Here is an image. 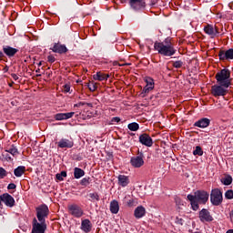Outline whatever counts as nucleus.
<instances>
[{
  "label": "nucleus",
  "instance_id": "f257e3e1",
  "mask_svg": "<svg viewBox=\"0 0 233 233\" xmlns=\"http://www.w3.org/2000/svg\"><path fill=\"white\" fill-rule=\"evenodd\" d=\"M154 49L161 56H170L176 54L174 45L168 42V40H166L164 42H155Z\"/></svg>",
  "mask_w": 233,
  "mask_h": 233
},
{
  "label": "nucleus",
  "instance_id": "f03ea898",
  "mask_svg": "<svg viewBox=\"0 0 233 233\" xmlns=\"http://www.w3.org/2000/svg\"><path fill=\"white\" fill-rule=\"evenodd\" d=\"M215 77L218 85H221L224 88H228V86L232 85V81L230 80V70L228 69L220 70V72L216 74Z\"/></svg>",
  "mask_w": 233,
  "mask_h": 233
},
{
  "label": "nucleus",
  "instance_id": "7ed1b4c3",
  "mask_svg": "<svg viewBox=\"0 0 233 233\" xmlns=\"http://www.w3.org/2000/svg\"><path fill=\"white\" fill-rule=\"evenodd\" d=\"M210 202L214 207H219L223 203V192L219 188H214L210 193Z\"/></svg>",
  "mask_w": 233,
  "mask_h": 233
},
{
  "label": "nucleus",
  "instance_id": "20e7f679",
  "mask_svg": "<svg viewBox=\"0 0 233 233\" xmlns=\"http://www.w3.org/2000/svg\"><path fill=\"white\" fill-rule=\"evenodd\" d=\"M36 210V218L38 222L46 223V218H48V214H50V210L48 209V206L42 205L35 208Z\"/></svg>",
  "mask_w": 233,
  "mask_h": 233
},
{
  "label": "nucleus",
  "instance_id": "39448f33",
  "mask_svg": "<svg viewBox=\"0 0 233 233\" xmlns=\"http://www.w3.org/2000/svg\"><path fill=\"white\" fill-rule=\"evenodd\" d=\"M228 93V90H227V87L221 86V85H215L211 86V94L214 96V97H219L221 96H227Z\"/></svg>",
  "mask_w": 233,
  "mask_h": 233
},
{
  "label": "nucleus",
  "instance_id": "423d86ee",
  "mask_svg": "<svg viewBox=\"0 0 233 233\" xmlns=\"http://www.w3.org/2000/svg\"><path fill=\"white\" fill-rule=\"evenodd\" d=\"M209 196L210 195L208 194V192L205 190H197L195 192V195H193V198H195L197 201H198V203H201L202 205H206L207 201H208Z\"/></svg>",
  "mask_w": 233,
  "mask_h": 233
},
{
  "label": "nucleus",
  "instance_id": "0eeeda50",
  "mask_svg": "<svg viewBox=\"0 0 233 233\" xmlns=\"http://www.w3.org/2000/svg\"><path fill=\"white\" fill-rule=\"evenodd\" d=\"M46 230V222H38L37 218L33 219L32 233H45Z\"/></svg>",
  "mask_w": 233,
  "mask_h": 233
},
{
  "label": "nucleus",
  "instance_id": "6e6552de",
  "mask_svg": "<svg viewBox=\"0 0 233 233\" xmlns=\"http://www.w3.org/2000/svg\"><path fill=\"white\" fill-rule=\"evenodd\" d=\"M67 208L69 214H71V216H74V218H81L84 214L83 208L76 204L69 205Z\"/></svg>",
  "mask_w": 233,
  "mask_h": 233
},
{
  "label": "nucleus",
  "instance_id": "1a4fd4ad",
  "mask_svg": "<svg viewBox=\"0 0 233 233\" xmlns=\"http://www.w3.org/2000/svg\"><path fill=\"white\" fill-rule=\"evenodd\" d=\"M0 199L6 207H9L10 208L15 205V199H14V197L8 193L1 195Z\"/></svg>",
  "mask_w": 233,
  "mask_h": 233
},
{
  "label": "nucleus",
  "instance_id": "9d476101",
  "mask_svg": "<svg viewBox=\"0 0 233 233\" xmlns=\"http://www.w3.org/2000/svg\"><path fill=\"white\" fill-rule=\"evenodd\" d=\"M143 157H144L143 153H141L137 157H131L130 163L132 167H134L135 168H141V167L145 165V160L143 159Z\"/></svg>",
  "mask_w": 233,
  "mask_h": 233
},
{
  "label": "nucleus",
  "instance_id": "9b49d317",
  "mask_svg": "<svg viewBox=\"0 0 233 233\" xmlns=\"http://www.w3.org/2000/svg\"><path fill=\"white\" fill-rule=\"evenodd\" d=\"M146 86L143 88L141 96L142 97H145L146 94H148L149 92H151V90H154V79H152L151 77H147L146 78Z\"/></svg>",
  "mask_w": 233,
  "mask_h": 233
},
{
  "label": "nucleus",
  "instance_id": "f8f14e48",
  "mask_svg": "<svg viewBox=\"0 0 233 233\" xmlns=\"http://www.w3.org/2000/svg\"><path fill=\"white\" fill-rule=\"evenodd\" d=\"M58 148H72L74 147V140L72 138H61L57 142Z\"/></svg>",
  "mask_w": 233,
  "mask_h": 233
},
{
  "label": "nucleus",
  "instance_id": "ddd939ff",
  "mask_svg": "<svg viewBox=\"0 0 233 233\" xmlns=\"http://www.w3.org/2000/svg\"><path fill=\"white\" fill-rule=\"evenodd\" d=\"M218 57L220 61H228V59H233V49H228L227 51L220 50L218 52Z\"/></svg>",
  "mask_w": 233,
  "mask_h": 233
},
{
  "label": "nucleus",
  "instance_id": "4468645a",
  "mask_svg": "<svg viewBox=\"0 0 233 233\" xmlns=\"http://www.w3.org/2000/svg\"><path fill=\"white\" fill-rule=\"evenodd\" d=\"M199 219L202 221V223H204V221L210 222L214 220L212 215H210V212L207 208H203L199 212Z\"/></svg>",
  "mask_w": 233,
  "mask_h": 233
},
{
  "label": "nucleus",
  "instance_id": "2eb2a0df",
  "mask_svg": "<svg viewBox=\"0 0 233 233\" xmlns=\"http://www.w3.org/2000/svg\"><path fill=\"white\" fill-rule=\"evenodd\" d=\"M139 142L142 145H145V147H152V145H154V142L152 141V137H150L148 134H142L139 137Z\"/></svg>",
  "mask_w": 233,
  "mask_h": 233
},
{
  "label": "nucleus",
  "instance_id": "dca6fc26",
  "mask_svg": "<svg viewBox=\"0 0 233 233\" xmlns=\"http://www.w3.org/2000/svg\"><path fill=\"white\" fill-rule=\"evenodd\" d=\"M204 32L206 34H208V35H210L211 37H216V35H218V34H219V30L218 29L217 26L210 25H208L204 27Z\"/></svg>",
  "mask_w": 233,
  "mask_h": 233
},
{
  "label": "nucleus",
  "instance_id": "f3484780",
  "mask_svg": "<svg viewBox=\"0 0 233 233\" xmlns=\"http://www.w3.org/2000/svg\"><path fill=\"white\" fill-rule=\"evenodd\" d=\"M51 50L55 52V54H66V52H68L66 46L61 45L59 43L55 44Z\"/></svg>",
  "mask_w": 233,
  "mask_h": 233
},
{
  "label": "nucleus",
  "instance_id": "a211bd4d",
  "mask_svg": "<svg viewBox=\"0 0 233 233\" xmlns=\"http://www.w3.org/2000/svg\"><path fill=\"white\" fill-rule=\"evenodd\" d=\"M3 52L7 56V57H14L17 52H19V49L12 47L10 46H5L3 47Z\"/></svg>",
  "mask_w": 233,
  "mask_h": 233
},
{
  "label": "nucleus",
  "instance_id": "6ab92c4d",
  "mask_svg": "<svg viewBox=\"0 0 233 233\" xmlns=\"http://www.w3.org/2000/svg\"><path fill=\"white\" fill-rule=\"evenodd\" d=\"M145 214H147V209H145L143 206H138L134 211V216L137 219H141V218H144Z\"/></svg>",
  "mask_w": 233,
  "mask_h": 233
},
{
  "label": "nucleus",
  "instance_id": "aec40b11",
  "mask_svg": "<svg viewBox=\"0 0 233 233\" xmlns=\"http://www.w3.org/2000/svg\"><path fill=\"white\" fill-rule=\"evenodd\" d=\"M81 230L85 233H88L92 231V222L88 220L87 218L82 220L81 223Z\"/></svg>",
  "mask_w": 233,
  "mask_h": 233
},
{
  "label": "nucleus",
  "instance_id": "412c9836",
  "mask_svg": "<svg viewBox=\"0 0 233 233\" xmlns=\"http://www.w3.org/2000/svg\"><path fill=\"white\" fill-rule=\"evenodd\" d=\"M210 125V119L204 117L199 119L194 124V127H198V128H207V127H209Z\"/></svg>",
  "mask_w": 233,
  "mask_h": 233
},
{
  "label": "nucleus",
  "instance_id": "4be33fe9",
  "mask_svg": "<svg viewBox=\"0 0 233 233\" xmlns=\"http://www.w3.org/2000/svg\"><path fill=\"white\" fill-rule=\"evenodd\" d=\"M74 114H76L75 112H70V113H58L55 116V119L56 121H63L65 119H70Z\"/></svg>",
  "mask_w": 233,
  "mask_h": 233
},
{
  "label": "nucleus",
  "instance_id": "5701e85b",
  "mask_svg": "<svg viewBox=\"0 0 233 233\" xmlns=\"http://www.w3.org/2000/svg\"><path fill=\"white\" fill-rule=\"evenodd\" d=\"M8 154H11V156L15 157V156H18L19 151H17V147H14V146L12 147H9L7 150H5V156L7 159V161H10V160H12V157L8 156Z\"/></svg>",
  "mask_w": 233,
  "mask_h": 233
},
{
  "label": "nucleus",
  "instance_id": "b1692460",
  "mask_svg": "<svg viewBox=\"0 0 233 233\" xmlns=\"http://www.w3.org/2000/svg\"><path fill=\"white\" fill-rule=\"evenodd\" d=\"M130 5L134 8V10H141V8H145V1L130 0Z\"/></svg>",
  "mask_w": 233,
  "mask_h": 233
},
{
  "label": "nucleus",
  "instance_id": "393cba45",
  "mask_svg": "<svg viewBox=\"0 0 233 233\" xmlns=\"http://www.w3.org/2000/svg\"><path fill=\"white\" fill-rule=\"evenodd\" d=\"M187 199L190 201L191 208L193 210H199V201L195 198L194 195H187Z\"/></svg>",
  "mask_w": 233,
  "mask_h": 233
},
{
  "label": "nucleus",
  "instance_id": "a878e982",
  "mask_svg": "<svg viewBox=\"0 0 233 233\" xmlns=\"http://www.w3.org/2000/svg\"><path fill=\"white\" fill-rule=\"evenodd\" d=\"M108 77H110V75L104 74L102 72H97L96 75L93 76V79H95V81H106Z\"/></svg>",
  "mask_w": 233,
  "mask_h": 233
},
{
  "label": "nucleus",
  "instance_id": "bb28decb",
  "mask_svg": "<svg viewBox=\"0 0 233 233\" xmlns=\"http://www.w3.org/2000/svg\"><path fill=\"white\" fill-rule=\"evenodd\" d=\"M117 179L118 185H120V187H127L128 183H130V179L128 178L127 176L125 175H119Z\"/></svg>",
  "mask_w": 233,
  "mask_h": 233
},
{
  "label": "nucleus",
  "instance_id": "cd10ccee",
  "mask_svg": "<svg viewBox=\"0 0 233 233\" xmlns=\"http://www.w3.org/2000/svg\"><path fill=\"white\" fill-rule=\"evenodd\" d=\"M25 172H26V167L25 166H19L14 170V174L16 177H21Z\"/></svg>",
  "mask_w": 233,
  "mask_h": 233
},
{
  "label": "nucleus",
  "instance_id": "c85d7f7f",
  "mask_svg": "<svg viewBox=\"0 0 233 233\" xmlns=\"http://www.w3.org/2000/svg\"><path fill=\"white\" fill-rule=\"evenodd\" d=\"M110 211L112 212V214H117V212H119V203L117 202V200L111 201Z\"/></svg>",
  "mask_w": 233,
  "mask_h": 233
},
{
  "label": "nucleus",
  "instance_id": "c756f323",
  "mask_svg": "<svg viewBox=\"0 0 233 233\" xmlns=\"http://www.w3.org/2000/svg\"><path fill=\"white\" fill-rule=\"evenodd\" d=\"M74 176L76 179H80V177L85 176V171L79 167H75Z\"/></svg>",
  "mask_w": 233,
  "mask_h": 233
},
{
  "label": "nucleus",
  "instance_id": "7c9ffc66",
  "mask_svg": "<svg viewBox=\"0 0 233 233\" xmlns=\"http://www.w3.org/2000/svg\"><path fill=\"white\" fill-rule=\"evenodd\" d=\"M127 128H129L132 132H137V130H139V124L136 122L128 124Z\"/></svg>",
  "mask_w": 233,
  "mask_h": 233
},
{
  "label": "nucleus",
  "instance_id": "2f4dec72",
  "mask_svg": "<svg viewBox=\"0 0 233 233\" xmlns=\"http://www.w3.org/2000/svg\"><path fill=\"white\" fill-rule=\"evenodd\" d=\"M183 66H185V59H179V57H177L176 61V68H183Z\"/></svg>",
  "mask_w": 233,
  "mask_h": 233
},
{
  "label": "nucleus",
  "instance_id": "473e14b6",
  "mask_svg": "<svg viewBox=\"0 0 233 233\" xmlns=\"http://www.w3.org/2000/svg\"><path fill=\"white\" fill-rule=\"evenodd\" d=\"M222 183H223V185H226V186L232 185V177L228 176V177H224L222 179Z\"/></svg>",
  "mask_w": 233,
  "mask_h": 233
},
{
  "label": "nucleus",
  "instance_id": "72a5a7b5",
  "mask_svg": "<svg viewBox=\"0 0 233 233\" xmlns=\"http://www.w3.org/2000/svg\"><path fill=\"white\" fill-rule=\"evenodd\" d=\"M193 155L194 156H203V149L201 148V147L197 146L196 149L193 151Z\"/></svg>",
  "mask_w": 233,
  "mask_h": 233
},
{
  "label": "nucleus",
  "instance_id": "f704fd0d",
  "mask_svg": "<svg viewBox=\"0 0 233 233\" xmlns=\"http://www.w3.org/2000/svg\"><path fill=\"white\" fill-rule=\"evenodd\" d=\"M80 185H82V187H88V185H90V177H84L80 181Z\"/></svg>",
  "mask_w": 233,
  "mask_h": 233
},
{
  "label": "nucleus",
  "instance_id": "c9c22d12",
  "mask_svg": "<svg viewBox=\"0 0 233 233\" xmlns=\"http://www.w3.org/2000/svg\"><path fill=\"white\" fill-rule=\"evenodd\" d=\"M64 177H66V171H62L61 173L56 174V179H58V181H63Z\"/></svg>",
  "mask_w": 233,
  "mask_h": 233
},
{
  "label": "nucleus",
  "instance_id": "e433bc0d",
  "mask_svg": "<svg viewBox=\"0 0 233 233\" xmlns=\"http://www.w3.org/2000/svg\"><path fill=\"white\" fill-rule=\"evenodd\" d=\"M89 198L92 199V201H99V194L97 193H90Z\"/></svg>",
  "mask_w": 233,
  "mask_h": 233
},
{
  "label": "nucleus",
  "instance_id": "4c0bfd02",
  "mask_svg": "<svg viewBox=\"0 0 233 233\" xmlns=\"http://www.w3.org/2000/svg\"><path fill=\"white\" fill-rule=\"evenodd\" d=\"M225 198L226 199H233V190L228 189V191H226Z\"/></svg>",
  "mask_w": 233,
  "mask_h": 233
},
{
  "label": "nucleus",
  "instance_id": "58836bf2",
  "mask_svg": "<svg viewBox=\"0 0 233 233\" xmlns=\"http://www.w3.org/2000/svg\"><path fill=\"white\" fill-rule=\"evenodd\" d=\"M88 88L90 92H96V90H97V84L92 83L91 85L88 86Z\"/></svg>",
  "mask_w": 233,
  "mask_h": 233
},
{
  "label": "nucleus",
  "instance_id": "ea45409f",
  "mask_svg": "<svg viewBox=\"0 0 233 233\" xmlns=\"http://www.w3.org/2000/svg\"><path fill=\"white\" fill-rule=\"evenodd\" d=\"M176 203L177 205H178L179 209H181L182 207H185V203L183 202V200H181V198H177Z\"/></svg>",
  "mask_w": 233,
  "mask_h": 233
},
{
  "label": "nucleus",
  "instance_id": "a19ab883",
  "mask_svg": "<svg viewBox=\"0 0 233 233\" xmlns=\"http://www.w3.org/2000/svg\"><path fill=\"white\" fill-rule=\"evenodd\" d=\"M4 177H6V170H5L3 167H0V179H3Z\"/></svg>",
  "mask_w": 233,
  "mask_h": 233
},
{
  "label": "nucleus",
  "instance_id": "79ce46f5",
  "mask_svg": "<svg viewBox=\"0 0 233 233\" xmlns=\"http://www.w3.org/2000/svg\"><path fill=\"white\" fill-rule=\"evenodd\" d=\"M64 92L67 94V92H70V85L66 84L64 86Z\"/></svg>",
  "mask_w": 233,
  "mask_h": 233
},
{
  "label": "nucleus",
  "instance_id": "37998d69",
  "mask_svg": "<svg viewBox=\"0 0 233 233\" xmlns=\"http://www.w3.org/2000/svg\"><path fill=\"white\" fill-rule=\"evenodd\" d=\"M127 206L128 207H136V201L134 199H130L128 202H127Z\"/></svg>",
  "mask_w": 233,
  "mask_h": 233
},
{
  "label": "nucleus",
  "instance_id": "c03bdc74",
  "mask_svg": "<svg viewBox=\"0 0 233 233\" xmlns=\"http://www.w3.org/2000/svg\"><path fill=\"white\" fill-rule=\"evenodd\" d=\"M47 61L49 63H54L56 61V57H54V56H47Z\"/></svg>",
  "mask_w": 233,
  "mask_h": 233
},
{
  "label": "nucleus",
  "instance_id": "a18cd8bd",
  "mask_svg": "<svg viewBox=\"0 0 233 233\" xmlns=\"http://www.w3.org/2000/svg\"><path fill=\"white\" fill-rule=\"evenodd\" d=\"M112 123H119V121H121V118H119V116H115L112 118Z\"/></svg>",
  "mask_w": 233,
  "mask_h": 233
},
{
  "label": "nucleus",
  "instance_id": "49530a36",
  "mask_svg": "<svg viewBox=\"0 0 233 233\" xmlns=\"http://www.w3.org/2000/svg\"><path fill=\"white\" fill-rule=\"evenodd\" d=\"M15 187H16L15 184L11 183L8 185L7 188H8V190H14V189H15Z\"/></svg>",
  "mask_w": 233,
  "mask_h": 233
},
{
  "label": "nucleus",
  "instance_id": "de8ad7c7",
  "mask_svg": "<svg viewBox=\"0 0 233 233\" xmlns=\"http://www.w3.org/2000/svg\"><path fill=\"white\" fill-rule=\"evenodd\" d=\"M11 77H13V79H14L15 81H17V79H19V76H18L17 75H15V74H12V75H11Z\"/></svg>",
  "mask_w": 233,
  "mask_h": 233
},
{
  "label": "nucleus",
  "instance_id": "09e8293b",
  "mask_svg": "<svg viewBox=\"0 0 233 233\" xmlns=\"http://www.w3.org/2000/svg\"><path fill=\"white\" fill-rule=\"evenodd\" d=\"M177 223H178V225H183V223H185V220H183V218H180L177 221Z\"/></svg>",
  "mask_w": 233,
  "mask_h": 233
},
{
  "label": "nucleus",
  "instance_id": "8fccbe9b",
  "mask_svg": "<svg viewBox=\"0 0 233 233\" xmlns=\"http://www.w3.org/2000/svg\"><path fill=\"white\" fill-rule=\"evenodd\" d=\"M219 130H227V126H219Z\"/></svg>",
  "mask_w": 233,
  "mask_h": 233
},
{
  "label": "nucleus",
  "instance_id": "3c124183",
  "mask_svg": "<svg viewBox=\"0 0 233 233\" xmlns=\"http://www.w3.org/2000/svg\"><path fill=\"white\" fill-rule=\"evenodd\" d=\"M83 105H85V103L80 102V103H78V104H76L75 106H83Z\"/></svg>",
  "mask_w": 233,
  "mask_h": 233
},
{
  "label": "nucleus",
  "instance_id": "603ef678",
  "mask_svg": "<svg viewBox=\"0 0 233 233\" xmlns=\"http://www.w3.org/2000/svg\"><path fill=\"white\" fill-rule=\"evenodd\" d=\"M5 57V54L3 53V51H0V59Z\"/></svg>",
  "mask_w": 233,
  "mask_h": 233
},
{
  "label": "nucleus",
  "instance_id": "864d4df0",
  "mask_svg": "<svg viewBox=\"0 0 233 233\" xmlns=\"http://www.w3.org/2000/svg\"><path fill=\"white\" fill-rule=\"evenodd\" d=\"M227 233H233V229L228 230Z\"/></svg>",
  "mask_w": 233,
  "mask_h": 233
},
{
  "label": "nucleus",
  "instance_id": "5fc2aeb1",
  "mask_svg": "<svg viewBox=\"0 0 233 233\" xmlns=\"http://www.w3.org/2000/svg\"><path fill=\"white\" fill-rule=\"evenodd\" d=\"M41 65H43V62L38 63V66H41Z\"/></svg>",
  "mask_w": 233,
  "mask_h": 233
},
{
  "label": "nucleus",
  "instance_id": "6e6d98bb",
  "mask_svg": "<svg viewBox=\"0 0 233 233\" xmlns=\"http://www.w3.org/2000/svg\"><path fill=\"white\" fill-rule=\"evenodd\" d=\"M119 66H125V64H120Z\"/></svg>",
  "mask_w": 233,
  "mask_h": 233
},
{
  "label": "nucleus",
  "instance_id": "4d7b16f0",
  "mask_svg": "<svg viewBox=\"0 0 233 233\" xmlns=\"http://www.w3.org/2000/svg\"><path fill=\"white\" fill-rule=\"evenodd\" d=\"M35 72H36V74H38V72H40V69H36V71H35Z\"/></svg>",
  "mask_w": 233,
  "mask_h": 233
},
{
  "label": "nucleus",
  "instance_id": "13d9d810",
  "mask_svg": "<svg viewBox=\"0 0 233 233\" xmlns=\"http://www.w3.org/2000/svg\"><path fill=\"white\" fill-rule=\"evenodd\" d=\"M179 72H181V71H179V70H177V74H179Z\"/></svg>",
  "mask_w": 233,
  "mask_h": 233
},
{
  "label": "nucleus",
  "instance_id": "bf43d9fd",
  "mask_svg": "<svg viewBox=\"0 0 233 233\" xmlns=\"http://www.w3.org/2000/svg\"><path fill=\"white\" fill-rule=\"evenodd\" d=\"M173 66L176 65L175 63H172Z\"/></svg>",
  "mask_w": 233,
  "mask_h": 233
},
{
  "label": "nucleus",
  "instance_id": "052dcab7",
  "mask_svg": "<svg viewBox=\"0 0 233 233\" xmlns=\"http://www.w3.org/2000/svg\"><path fill=\"white\" fill-rule=\"evenodd\" d=\"M41 76V75H37V77Z\"/></svg>",
  "mask_w": 233,
  "mask_h": 233
},
{
  "label": "nucleus",
  "instance_id": "680f3d73",
  "mask_svg": "<svg viewBox=\"0 0 233 233\" xmlns=\"http://www.w3.org/2000/svg\"><path fill=\"white\" fill-rule=\"evenodd\" d=\"M0 207H1V200H0Z\"/></svg>",
  "mask_w": 233,
  "mask_h": 233
}]
</instances>
